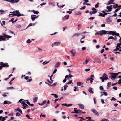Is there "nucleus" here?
<instances>
[{
    "label": "nucleus",
    "mask_w": 121,
    "mask_h": 121,
    "mask_svg": "<svg viewBox=\"0 0 121 121\" xmlns=\"http://www.w3.org/2000/svg\"><path fill=\"white\" fill-rule=\"evenodd\" d=\"M7 10L4 11L3 10H0V13L1 12V13L0 14H2L4 13V11H7Z\"/></svg>",
    "instance_id": "nucleus-35"
},
{
    "label": "nucleus",
    "mask_w": 121,
    "mask_h": 121,
    "mask_svg": "<svg viewBox=\"0 0 121 121\" xmlns=\"http://www.w3.org/2000/svg\"><path fill=\"white\" fill-rule=\"evenodd\" d=\"M118 84H120L121 83V79H120L117 82Z\"/></svg>",
    "instance_id": "nucleus-52"
},
{
    "label": "nucleus",
    "mask_w": 121,
    "mask_h": 121,
    "mask_svg": "<svg viewBox=\"0 0 121 121\" xmlns=\"http://www.w3.org/2000/svg\"><path fill=\"white\" fill-rule=\"evenodd\" d=\"M103 93L104 94V95L105 96H107L108 95V94H107V93L105 92H103Z\"/></svg>",
    "instance_id": "nucleus-48"
},
{
    "label": "nucleus",
    "mask_w": 121,
    "mask_h": 121,
    "mask_svg": "<svg viewBox=\"0 0 121 121\" xmlns=\"http://www.w3.org/2000/svg\"><path fill=\"white\" fill-rule=\"evenodd\" d=\"M99 88L101 90H103L104 91H105L104 90H103V88L102 86H100L99 87Z\"/></svg>",
    "instance_id": "nucleus-43"
},
{
    "label": "nucleus",
    "mask_w": 121,
    "mask_h": 121,
    "mask_svg": "<svg viewBox=\"0 0 121 121\" xmlns=\"http://www.w3.org/2000/svg\"><path fill=\"white\" fill-rule=\"evenodd\" d=\"M46 3H43L41 4H40V5L41 6H43L44 5H46Z\"/></svg>",
    "instance_id": "nucleus-58"
},
{
    "label": "nucleus",
    "mask_w": 121,
    "mask_h": 121,
    "mask_svg": "<svg viewBox=\"0 0 121 121\" xmlns=\"http://www.w3.org/2000/svg\"><path fill=\"white\" fill-rule=\"evenodd\" d=\"M50 60L49 61H48V62H47L46 61H45L43 62V64L44 65H45V64H46L47 63H48L50 61Z\"/></svg>",
    "instance_id": "nucleus-37"
},
{
    "label": "nucleus",
    "mask_w": 121,
    "mask_h": 121,
    "mask_svg": "<svg viewBox=\"0 0 121 121\" xmlns=\"http://www.w3.org/2000/svg\"><path fill=\"white\" fill-rule=\"evenodd\" d=\"M91 111L94 114L97 116L99 115L98 112L95 109H91Z\"/></svg>",
    "instance_id": "nucleus-3"
},
{
    "label": "nucleus",
    "mask_w": 121,
    "mask_h": 121,
    "mask_svg": "<svg viewBox=\"0 0 121 121\" xmlns=\"http://www.w3.org/2000/svg\"><path fill=\"white\" fill-rule=\"evenodd\" d=\"M113 7L115 9L117 8L118 7V5L117 4H116L115 5H113Z\"/></svg>",
    "instance_id": "nucleus-34"
},
{
    "label": "nucleus",
    "mask_w": 121,
    "mask_h": 121,
    "mask_svg": "<svg viewBox=\"0 0 121 121\" xmlns=\"http://www.w3.org/2000/svg\"><path fill=\"white\" fill-rule=\"evenodd\" d=\"M61 43V42H55L52 44V47L55 46H58Z\"/></svg>",
    "instance_id": "nucleus-4"
},
{
    "label": "nucleus",
    "mask_w": 121,
    "mask_h": 121,
    "mask_svg": "<svg viewBox=\"0 0 121 121\" xmlns=\"http://www.w3.org/2000/svg\"><path fill=\"white\" fill-rule=\"evenodd\" d=\"M8 101H4V104H7Z\"/></svg>",
    "instance_id": "nucleus-61"
},
{
    "label": "nucleus",
    "mask_w": 121,
    "mask_h": 121,
    "mask_svg": "<svg viewBox=\"0 0 121 121\" xmlns=\"http://www.w3.org/2000/svg\"><path fill=\"white\" fill-rule=\"evenodd\" d=\"M102 77L104 78L105 80H107L108 78V77L107 76V74L105 73L103 74Z\"/></svg>",
    "instance_id": "nucleus-9"
},
{
    "label": "nucleus",
    "mask_w": 121,
    "mask_h": 121,
    "mask_svg": "<svg viewBox=\"0 0 121 121\" xmlns=\"http://www.w3.org/2000/svg\"><path fill=\"white\" fill-rule=\"evenodd\" d=\"M99 14L98 15V16H101L103 17H104V15L101 13H99Z\"/></svg>",
    "instance_id": "nucleus-28"
},
{
    "label": "nucleus",
    "mask_w": 121,
    "mask_h": 121,
    "mask_svg": "<svg viewBox=\"0 0 121 121\" xmlns=\"http://www.w3.org/2000/svg\"><path fill=\"white\" fill-rule=\"evenodd\" d=\"M100 79L102 80V82H103L104 81V80H105L104 78H103L102 77H100Z\"/></svg>",
    "instance_id": "nucleus-42"
},
{
    "label": "nucleus",
    "mask_w": 121,
    "mask_h": 121,
    "mask_svg": "<svg viewBox=\"0 0 121 121\" xmlns=\"http://www.w3.org/2000/svg\"><path fill=\"white\" fill-rule=\"evenodd\" d=\"M32 11L34 13L36 14H38V13H39V12L37 11L34 10H33Z\"/></svg>",
    "instance_id": "nucleus-22"
},
{
    "label": "nucleus",
    "mask_w": 121,
    "mask_h": 121,
    "mask_svg": "<svg viewBox=\"0 0 121 121\" xmlns=\"http://www.w3.org/2000/svg\"><path fill=\"white\" fill-rule=\"evenodd\" d=\"M72 80H71L69 81L66 84H70L72 83Z\"/></svg>",
    "instance_id": "nucleus-40"
},
{
    "label": "nucleus",
    "mask_w": 121,
    "mask_h": 121,
    "mask_svg": "<svg viewBox=\"0 0 121 121\" xmlns=\"http://www.w3.org/2000/svg\"><path fill=\"white\" fill-rule=\"evenodd\" d=\"M116 48L115 49H114V51H117L119 49V48H118V47L116 46Z\"/></svg>",
    "instance_id": "nucleus-45"
},
{
    "label": "nucleus",
    "mask_w": 121,
    "mask_h": 121,
    "mask_svg": "<svg viewBox=\"0 0 121 121\" xmlns=\"http://www.w3.org/2000/svg\"><path fill=\"white\" fill-rule=\"evenodd\" d=\"M57 71V70L56 69H55L53 71V74H54V73H56V72Z\"/></svg>",
    "instance_id": "nucleus-57"
},
{
    "label": "nucleus",
    "mask_w": 121,
    "mask_h": 121,
    "mask_svg": "<svg viewBox=\"0 0 121 121\" xmlns=\"http://www.w3.org/2000/svg\"><path fill=\"white\" fill-rule=\"evenodd\" d=\"M1 66H4V67H8L9 66V65H8L7 63H4L3 62V64H1Z\"/></svg>",
    "instance_id": "nucleus-17"
},
{
    "label": "nucleus",
    "mask_w": 121,
    "mask_h": 121,
    "mask_svg": "<svg viewBox=\"0 0 121 121\" xmlns=\"http://www.w3.org/2000/svg\"><path fill=\"white\" fill-rule=\"evenodd\" d=\"M70 52L72 53L73 56L74 57L76 52V50L75 49H72L71 50Z\"/></svg>",
    "instance_id": "nucleus-5"
},
{
    "label": "nucleus",
    "mask_w": 121,
    "mask_h": 121,
    "mask_svg": "<svg viewBox=\"0 0 121 121\" xmlns=\"http://www.w3.org/2000/svg\"><path fill=\"white\" fill-rule=\"evenodd\" d=\"M69 17V15H67L65 16L62 18V20H65L68 19Z\"/></svg>",
    "instance_id": "nucleus-8"
},
{
    "label": "nucleus",
    "mask_w": 121,
    "mask_h": 121,
    "mask_svg": "<svg viewBox=\"0 0 121 121\" xmlns=\"http://www.w3.org/2000/svg\"><path fill=\"white\" fill-rule=\"evenodd\" d=\"M88 120H89V121H94V120H92L91 119V117L89 118V119H88Z\"/></svg>",
    "instance_id": "nucleus-64"
},
{
    "label": "nucleus",
    "mask_w": 121,
    "mask_h": 121,
    "mask_svg": "<svg viewBox=\"0 0 121 121\" xmlns=\"http://www.w3.org/2000/svg\"><path fill=\"white\" fill-rule=\"evenodd\" d=\"M21 26L20 25H18L17 26V27L18 28H20L21 27Z\"/></svg>",
    "instance_id": "nucleus-62"
},
{
    "label": "nucleus",
    "mask_w": 121,
    "mask_h": 121,
    "mask_svg": "<svg viewBox=\"0 0 121 121\" xmlns=\"http://www.w3.org/2000/svg\"><path fill=\"white\" fill-rule=\"evenodd\" d=\"M6 39L4 37L3 35H0V41H5Z\"/></svg>",
    "instance_id": "nucleus-14"
},
{
    "label": "nucleus",
    "mask_w": 121,
    "mask_h": 121,
    "mask_svg": "<svg viewBox=\"0 0 121 121\" xmlns=\"http://www.w3.org/2000/svg\"><path fill=\"white\" fill-rule=\"evenodd\" d=\"M6 89L7 90L15 89V88L13 87H8Z\"/></svg>",
    "instance_id": "nucleus-21"
},
{
    "label": "nucleus",
    "mask_w": 121,
    "mask_h": 121,
    "mask_svg": "<svg viewBox=\"0 0 121 121\" xmlns=\"http://www.w3.org/2000/svg\"><path fill=\"white\" fill-rule=\"evenodd\" d=\"M14 20V18H12L9 21V22L10 21H12V23H13V22Z\"/></svg>",
    "instance_id": "nucleus-47"
},
{
    "label": "nucleus",
    "mask_w": 121,
    "mask_h": 121,
    "mask_svg": "<svg viewBox=\"0 0 121 121\" xmlns=\"http://www.w3.org/2000/svg\"><path fill=\"white\" fill-rule=\"evenodd\" d=\"M86 8V7L85 6H83L80 9V10H83L85 8Z\"/></svg>",
    "instance_id": "nucleus-51"
},
{
    "label": "nucleus",
    "mask_w": 121,
    "mask_h": 121,
    "mask_svg": "<svg viewBox=\"0 0 121 121\" xmlns=\"http://www.w3.org/2000/svg\"><path fill=\"white\" fill-rule=\"evenodd\" d=\"M80 34V33H76L73 34V37L74 36H78Z\"/></svg>",
    "instance_id": "nucleus-20"
},
{
    "label": "nucleus",
    "mask_w": 121,
    "mask_h": 121,
    "mask_svg": "<svg viewBox=\"0 0 121 121\" xmlns=\"http://www.w3.org/2000/svg\"><path fill=\"white\" fill-rule=\"evenodd\" d=\"M88 91L90 93H91L92 94L94 93L93 92L92 90V88H90L88 89Z\"/></svg>",
    "instance_id": "nucleus-24"
},
{
    "label": "nucleus",
    "mask_w": 121,
    "mask_h": 121,
    "mask_svg": "<svg viewBox=\"0 0 121 121\" xmlns=\"http://www.w3.org/2000/svg\"><path fill=\"white\" fill-rule=\"evenodd\" d=\"M111 83L110 82H109L107 84L106 88L107 89H109L111 87Z\"/></svg>",
    "instance_id": "nucleus-13"
},
{
    "label": "nucleus",
    "mask_w": 121,
    "mask_h": 121,
    "mask_svg": "<svg viewBox=\"0 0 121 121\" xmlns=\"http://www.w3.org/2000/svg\"><path fill=\"white\" fill-rule=\"evenodd\" d=\"M15 110L16 111H18L20 113H21V114H23L22 112V111L20 109H19L18 108H17V109H15Z\"/></svg>",
    "instance_id": "nucleus-19"
},
{
    "label": "nucleus",
    "mask_w": 121,
    "mask_h": 121,
    "mask_svg": "<svg viewBox=\"0 0 121 121\" xmlns=\"http://www.w3.org/2000/svg\"><path fill=\"white\" fill-rule=\"evenodd\" d=\"M112 20V18L108 17H107L106 19V22L107 23L111 22Z\"/></svg>",
    "instance_id": "nucleus-7"
},
{
    "label": "nucleus",
    "mask_w": 121,
    "mask_h": 121,
    "mask_svg": "<svg viewBox=\"0 0 121 121\" xmlns=\"http://www.w3.org/2000/svg\"><path fill=\"white\" fill-rule=\"evenodd\" d=\"M120 73V72H119L116 73H112L111 74L113 76V77H115V78L118 75V74Z\"/></svg>",
    "instance_id": "nucleus-10"
},
{
    "label": "nucleus",
    "mask_w": 121,
    "mask_h": 121,
    "mask_svg": "<svg viewBox=\"0 0 121 121\" xmlns=\"http://www.w3.org/2000/svg\"><path fill=\"white\" fill-rule=\"evenodd\" d=\"M60 64L61 63L60 62H57L55 65V67L57 68L58 67Z\"/></svg>",
    "instance_id": "nucleus-18"
},
{
    "label": "nucleus",
    "mask_w": 121,
    "mask_h": 121,
    "mask_svg": "<svg viewBox=\"0 0 121 121\" xmlns=\"http://www.w3.org/2000/svg\"><path fill=\"white\" fill-rule=\"evenodd\" d=\"M110 32H111L112 34L114 35L113 36L115 35L116 36L119 37L120 38V36L119 35V34L118 33H116L115 31H110Z\"/></svg>",
    "instance_id": "nucleus-6"
},
{
    "label": "nucleus",
    "mask_w": 121,
    "mask_h": 121,
    "mask_svg": "<svg viewBox=\"0 0 121 121\" xmlns=\"http://www.w3.org/2000/svg\"><path fill=\"white\" fill-rule=\"evenodd\" d=\"M114 1V0H110L108 2V3H111V4Z\"/></svg>",
    "instance_id": "nucleus-39"
},
{
    "label": "nucleus",
    "mask_w": 121,
    "mask_h": 121,
    "mask_svg": "<svg viewBox=\"0 0 121 121\" xmlns=\"http://www.w3.org/2000/svg\"><path fill=\"white\" fill-rule=\"evenodd\" d=\"M99 34L101 36L103 35L104 34H110L112 35H114L112 34L111 33V32H112L108 31H107L102 30L100 31H99Z\"/></svg>",
    "instance_id": "nucleus-1"
},
{
    "label": "nucleus",
    "mask_w": 121,
    "mask_h": 121,
    "mask_svg": "<svg viewBox=\"0 0 121 121\" xmlns=\"http://www.w3.org/2000/svg\"><path fill=\"white\" fill-rule=\"evenodd\" d=\"M10 2L13 3H15L14 0H11L10 1Z\"/></svg>",
    "instance_id": "nucleus-54"
},
{
    "label": "nucleus",
    "mask_w": 121,
    "mask_h": 121,
    "mask_svg": "<svg viewBox=\"0 0 121 121\" xmlns=\"http://www.w3.org/2000/svg\"><path fill=\"white\" fill-rule=\"evenodd\" d=\"M2 35H3L4 37L7 39H9V35H6L5 33H3Z\"/></svg>",
    "instance_id": "nucleus-16"
},
{
    "label": "nucleus",
    "mask_w": 121,
    "mask_h": 121,
    "mask_svg": "<svg viewBox=\"0 0 121 121\" xmlns=\"http://www.w3.org/2000/svg\"><path fill=\"white\" fill-rule=\"evenodd\" d=\"M38 98L37 97L34 98H33V101L34 102H36Z\"/></svg>",
    "instance_id": "nucleus-25"
},
{
    "label": "nucleus",
    "mask_w": 121,
    "mask_h": 121,
    "mask_svg": "<svg viewBox=\"0 0 121 121\" xmlns=\"http://www.w3.org/2000/svg\"><path fill=\"white\" fill-rule=\"evenodd\" d=\"M90 68L86 69H85V71L86 72H88L90 71Z\"/></svg>",
    "instance_id": "nucleus-50"
},
{
    "label": "nucleus",
    "mask_w": 121,
    "mask_h": 121,
    "mask_svg": "<svg viewBox=\"0 0 121 121\" xmlns=\"http://www.w3.org/2000/svg\"><path fill=\"white\" fill-rule=\"evenodd\" d=\"M98 63L100 64L101 63V61L100 59L97 58H95L94 59Z\"/></svg>",
    "instance_id": "nucleus-15"
},
{
    "label": "nucleus",
    "mask_w": 121,
    "mask_h": 121,
    "mask_svg": "<svg viewBox=\"0 0 121 121\" xmlns=\"http://www.w3.org/2000/svg\"><path fill=\"white\" fill-rule=\"evenodd\" d=\"M93 100H94V103L95 104H96V99L95 98H94V99H93Z\"/></svg>",
    "instance_id": "nucleus-41"
},
{
    "label": "nucleus",
    "mask_w": 121,
    "mask_h": 121,
    "mask_svg": "<svg viewBox=\"0 0 121 121\" xmlns=\"http://www.w3.org/2000/svg\"><path fill=\"white\" fill-rule=\"evenodd\" d=\"M78 105L79 106V108L82 109H84V105L82 104H78Z\"/></svg>",
    "instance_id": "nucleus-11"
},
{
    "label": "nucleus",
    "mask_w": 121,
    "mask_h": 121,
    "mask_svg": "<svg viewBox=\"0 0 121 121\" xmlns=\"http://www.w3.org/2000/svg\"><path fill=\"white\" fill-rule=\"evenodd\" d=\"M117 47H119V48H121V43H120H120H117Z\"/></svg>",
    "instance_id": "nucleus-36"
},
{
    "label": "nucleus",
    "mask_w": 121,
    "mask_h": 121,
    "mask_svg": "<svg viewBox=\"0 0 121 121\" xmlns=\"http://www.w3.org/2000/svg\"><path fill=\"white\" fill-rule=\"evenodd\" d=\"M31 41L30 39H29L27 40V43H30Z\"/></svg>",
    "instance_id": "nucleus-44"
},
{
    "label": "nucleus",
    "mask_w": 121,
    "mask_h": 121,
    "mask_svg": "<svg viewBox=\"0 0 121 121\" xmlns=\"http://www.w3.org/2000/svg\"><path fill=\"white\" fill-rule=\"evenodd\" d=\"M75 13L77 15H79L81 14V13L80 11H76L75 12Z\"/></svg>",
    "instance_id": "nucleus-23"
},
{
    "label": "nucleus",
    "mask_w": 121,
    "mask_h": 121,
    "mask_svg": "<svg viewBox=\"0 0 121 121\" xmlns=\"http://www.w3.org/2000/svg\"><path fill=\"white\" fill-rule=\"evenodd\" d=\"M104 49H102L100 51V53L101 54H102L103 53V52H104Z\"/></svg>",
    "instance_id": "nucleus-60"
},
{
    "label": "nucleus",
    "mask_w": 121,
    "mask_h": 121,
    "mask_svg": "<svg viewBox=\"0 0 121 121\" xmlns=\"http://www.w3.org/2000/svg\"><path fill=\"white\" fill-rule=\"evenodd\" d=\"M106 8L107 9H108V10H109V9H111V11H112V8H109V7H108V6H107L106 7Z\"/></svg>",
    "instance_id": "nucleus-49"
},
{
    "label": "nucleus",
    "mask_w": 121,
    "mask_h": 121,
    "mask_svg": "<svg viewBox=\"0 0 121 121\" xmlns=\"http://www.w3.org/2000/svg\"><path fill=\"white\" fill-rule=\"evenodd\" d=\"M111 39L113 40H115V39L112 36H111L108 38V40Z\"/></svg>",
    "instance_id": "nucleus-29"
},
{
    "label": "nucleus",
    "mask_w": 121,
    "mask_h": 121,
    "mask_svg": "<svg viewBox=\"0 0 121 121\" xmlns=\"http://www.w3.org/2000/svg\"><path fill=\"white\" fill-rule=\"evenodd\" d=\"M13 14L14 16H17L19 17L21 16H24L25 15L23 14H21L20 13V12L19 11L16 10L13 11Z\"/></svg>",
    "instance_id": "nucleus-2"
},
{
    "label": "nucleus",
    "mask_w": 121,
    "mask_h": 121,
    "mask_svg": "<svg viewBox=\"0 0 121 121\" xmlns=\"http://www.w3.org/2000/svg\"><path fill=\"white\" fill-rule=\"evenodd\" d=\"M120 9H119V8L116 9L115 10V11H114V12L115 13L116 12H117V11H118L120 10Z\"/></svg>",
    "instance_id": "nucleus-53"
},
{
    "label": "nucleus",
    "mask_w": 121,
    "mask_h": 121,
    "mask_svg": "<svg viewBox=\"0 0 121 121\" xmlns=\"http://www.w3.org/2000/svg\"><path fill=\"white\" fill-rule=\"evenodd\" d=\"M54 97L55 98H57L58 97V96L57 94H55L54 96Z\"/></svg>",
    "instance_id": "nucleus-63"
},
{
    "label": "nucleus",
    "mask_w": 121,
    "mask_h": 121,
    "mask_svg": "<svg viewBox=\"0 0 121 121\" xmlns=\"http://www.w3.org/2000/svg\"><path fill=\"white\" fill-rule=\"evenodd\" d=\"M1 119V120L2 121H4L5 120V117H2Z\"/></svg>",
    "instance_id": "nucleus-55"
},
{
    "label": "nucleus",
    "mask_w": 121,
    "mask_h": 121,
    "mask_svg": "<svg viewBox=\"0 0 121 121\" xmlns=\"http://www.w3.org/2000/svg\"><path fill=\"white\" fill-rule=\"evenodd\" d=\"M110 100L111 101H112V100L115 101V100H116V99L114 97H113L111 99H110Z\"/></svg>",
    "instance_id": "nucleus-46"
},
{
    "label": "nucleus",
    "mask_w": 121,
    "mask_h": 121,
    "mask_svg": "<svg viewBox=\"0 0 121 121\" xmlns=\"http://www.w3.org/2000/svg\"><path fill=\"white\" fill-rule=\"evenodd\" d=\"M91 9L93 10L91 12L93 13V14H95L97 12V10L95 8H92Z\"/></svg>",
    "instance_id": "nucleus-12"
},
{
    "label": "nucleus",
    "mask_w": 121,
    "mask_h": 121,
    "mask_svg": "<svg viewBox=\"0 0 121 121\" xmlns=\"http://www.w3.org/2000/svg\"><path fill=\"white\" fill-rule=\"evenodd\" d=\"M68 87V86L67 85V84H66L64 86V90L65 91L67 87Z\"/></svg>",
    "instance_id": "nucleus-31"
},
{
    "label": "nucleus",
    "mask_w": 121,
    "mask_h": 121,
    "mask_svg": "<svg viewBox=\"0 0 121 121\" xmlns=\"http://www.w3.org/2000/svg\"><path fill=\"white\" fill-rule=\"evenodd\" d=\"M63 99V97H61V98H60V99H59V98H58V99H55V100H54V102L55 103H56V101H58V100H60L62 99Z\"/></svg>",
    "instance_id": "nucleus-30"
},
{
    "label": "nucleus",
    "mask_w": 121,
    "mask_h": 121,
    "mask_svg": "<svg viewBox=\"0 0 121 121\" xmlns=\"http://www.w3.org/2000/svg\"><path fill=\"white\" fill-rule=\"evenodd\" d=\"M82 111L80 110H77L75 112H77V113H76V114H78L80 113Z\"/></svg>",
    "instance_id": "nucleus-27"
},
{
    "label": "nucleus",
    "mask_w": 121,
    "mask_h": 121,
    "mask_svg": "<svg viewBox=\"0 0 121 121\" xmlns=\"http://www.w3.org/2000/svg\"><path fill=\"white\" fill-rule=\"evenodd\" d=\"M20 114L18 112L16 114V116H20Z\"/></svg>",
    "instance_id": "nucleus-59"
},
{
    "label": "nucleus",
    "mask_w": 121,
    "mask_h": 121,
    "mask_svg": "<svg viewBox=\"0 0 121 121\" xmlns=\"http://www.w3.org/2000/svg\"><path fill=\"white\" fill-rule=\"evenodd\" d=\"M99 4V3H97V4H96V5H95V8H97L99 6L98 5Z\"/></svg>",
    "instance_id": "nucleus-38"
},
{
    "label": "nucleus",
    "mask_w": 121,
    "mask_h": 121,
    "mask_svg": "<svg viewBox=\"0 0 121 121\" xmlns=\"http://www.w3.org/2000/svg\"><path fill=\"white\" fill-rule=\"evenodd\" d=\"M31 19L33 21L34 20L36 19L35 17L33 15H31Z\"/></svg>",
    "instance_id": "nucleus-26"
},
{
    "label": "nucleus",
    "mask_w": 121,
    "mask_h": 121,
    "mask_svg": "<svg viewBox=\"0 0 121 121\" xmlns=\"http://www.w3.org/2000/svg\"><path fill=\"white\" fill-rule=\"evenodd\" d=\"M82 84V82H77V85L78 86H80Z\"/></svg>",
    "instance_id": "nucleus-32"
},
{
    "label": "nucleus",
    "mask_w": 121,
    "mask_h": 121,
    "mask_svg": "<svg viewBox=\"0 0 121 121\" xmlns=\"http://www.w3.org/2000/svg\"><path fill=\"white\" fill-rule=\"evenodd\" d=\"M101 121H109V120L105 118H103L101 120Z\"/></svg>",
    "instance_id": "nucleus-33"
},
{
    "label": "nucleus",
    "mask_w": 121,
    "mask_h": 121,
    "mask_svg": "<svg viewBox=\"0 0 121 121\" xmlns=\"http://www.w3.org/2000/svg\"><path fill=\"white\" fill-rule=\"evenodd\" d=\"M88 61L87 60H85V61L83 63L84 64H87V63H88Z\"/></svg>",
    "instance_id": "nucleus-56"
}]
</instances>
